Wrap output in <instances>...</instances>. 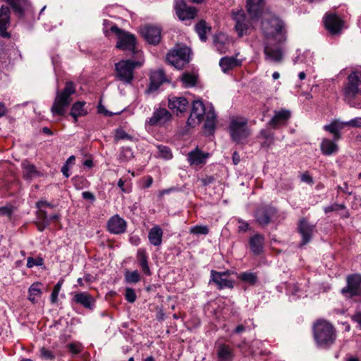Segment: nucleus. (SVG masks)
<instances>
[{"label":"nucleus","mask_w":361,"mask_h":361,"mask_svg":"<svg viewBox=\"0 0 361 361\" xmlns=\"http://www.w3.org/2000/svg\"><path fill=\"white\" fill-rule=\"evenodd\" d=\"M313 335L317 346L322 348H330L337 336L334 326L326 320H318L314 324Z\"/></svg>","instance_id":"1"},{"label":"nucleus","mask_w":361,"mask_h":361,"mask_svg":"<svg viewBox=\"0 0 361 361\" xmlns=\"http://www.w3.org/2000/svg\"><path fill=\"white\" fill-rule=\"evenodd\" d=\"M343 100L351 107L361 109V102L357 99L361 95V71H355L348 77L343 89Z\"/></svg>","instance_id":"2"},{"label":"nucleus","mask_w":361,"mask_h":361,"mask_svg":"<svg viewBox=\"0 0 361 361\" xmlns=\"http://www.w3.org/2000/svg\"><path fill=\"white\" fill-rule=\"evenodd\" d=\"M75 93V86L71 81L66 82L62 90H57L56 97L51 107L54 116H63L72 102L71 96Z\"/></svg>","instance_id":"3"},{"label":"nucleus","mask_w":361,"mask_h":361,"mask_svg":"<svg viewBox=\"0 0 361 361\" xmlns=\"http://www.w3.org/2000/svg\"><path fill=\"white\" fill-rule=\"evenodd\" d=\"M262 30L264 37L269 39H274L278 44L286 42V30L283 22L276 16L265 18L262 21Z\"/></svg>","instance_id":"4"},{"label":"nucleus","mask_w":361,"mask_h":361,"mask_svg":"<svg viewBox=\"0 0 361 361\" xmlns=\"http://www.w3.org/2000/svg\"><path fill=\"white\" fill-rule=\"evenodd\" d=\"M191 50L185 45L177 44L166 55V61L177 69H182L190 61Z\"/></svg>","instance_id":"5"},{"label":"nucleus","mask_w":361,"mask_h":361,"mask_svg":"<svg viewBox=\"0 0 361 361\" xmlns=\"http://www.w3.org/2000/svg\"><path fill=\"white\" fill-rule=\"evenodd\" d=\"M140 62L131 60H122L115 63V78L125 84H130L134 78L133 71L136 67L140 66Z\"/></svg>","instance_id":"6"},{"label":"nucleus","mask_w":361,"mask_h":361,"mask_svg":"<svg viewBox=\"0 0 361 361\" xmlns=\"http://www.w3.org/2000/svg\"><path fill=\"white\" fill-rule=\"evenodd\" d=\"M229 133L233 141L243 143L251 134L247 127V120L244 118L232 119L229 126Z\"/></svg>","instance_id":"7"},{"label":"nucleus","mask_w":361,"mask_h":361,"mask_svg":"<svg viewBox=\"0 0 361 361\" xmlns=\"http://www.w3.org/2000/svg\"><path fill=\"white\" fill-rule=\"evenodd\" d=\"M111 31L118 37L117 48L135 52L136 39L134 35L125 32L116 25L111 27Z\"/></svg>","instance_id":"8"},{"label":"nucleus","mask_w":361,"mask_h":361,"mask_svg":"<svg viewBox=\"0 0 361 361\" xmlns=\"http://www.w3.org/2000/svg\"><path fill=\"white\" fill-rule=\"evenodd\" d=\"M341 292L343 295L348 298L361 296V274H354L347 276L346 286L341 289Z\"/></svg>","instance_id":"9"},{"label":"nucleus","mask_w":361,"mask_h":361,"mask_svg":"<svg viewBox=\"0 0 361 361\" xmlns=\"http://www.w3.org/2000/svg\"><path fill=\"white\" fill-rule=\"evenodd\" d=\"M232 18L235 23V30L240 37L247 35L250 26V20L243 10L232 11Z\"/></svg>","instance_id":"10"},{"label":"nucleus","mask_w":361,"mask_h":361,"mask_svg":"<svg viewBox=\"0 0 361 361\" xmlns=\"http://www.w3.org/2000/svg\"><path fill=\"white\" fill-rule=\"evenodd\" d=\"M207 111L201 100H195L192 102L190 115L187 121L188 126L193 127L199 125L203 120L204 116H206Z\"/></svg>","instance_id":"11"},{"label":"nucleus","mask_w":361,"mask_h":361,"mask_svg":"<svg viewBox=\"0 0 361 361\" xmlns=\"http://www.w3.org/2000/svg\"><path fill=\"white\" fill-rule=\"evenodd\" d=\"M174 8L176 16L182 21L194 19L197 15V9L188 6L183 0H176Z\"/></svg>","instance_id":"12"},{"label":"nucleus","mask_w":361,"mask_h":361,"mask_svg":"<svg viewBox=\"0 0 361 361\" xmlns=\"http://www.w3.org/2000/svg\"><path fill=\"white\" fill-rule=\"evenodd\" d=\"M326 29L331 35H339L343 27V21L334 13H326L324 18Z\"/></svg>","instance_id":"13"},{"label":"nucleus","mask_w":361,"mask_h":361,"mask_svg":"<svg viewBox=\"0 0 361 361\" xmlns=\"http://www.w3.org/2000/svg\"><path fill=\"white\" fill-rule=\"evenodd\" d=\"M161 32V28L154 25H146L141 30V34L145 39L153 45H156L160 42Z\"/></svg>","instance_id":"14"},{"label":"nucleus","mask_w":361,"mask_h":361,"mask_svg":"<svg viewBox=\"0 0 361 361\" xmlns=\"http://www.w3.org/2000/svg\"><path fill=\"white\" fill-rule=\"evenodd\" d=\"M298 231L302 236V245L309 243L312 238L314 232L316 230V226L310 224L307 219H302L298 224Z\"/></svg>","instance_id":"15"},{"label":"nucleus","mask_w":361,"mask_h":361,"mask_svg":"<svg viewBox=\"0 0 361 361\" xmlns=\"http://www.w3.org/2000/svg\"><path fill=\"white\" fill-rule=\"evenodd\" d=\"M228 271L219 272L214 270L211 271L212 281L216 284L220 290L233 288V281L228 279Z\"/></svg>","instance_id":"16"},{"label":"nucleus","mask_w":361,"mask_h":361,"mask_svg":"<svg viewBox=\"0 0 361 361\" xmlns=\"http://www.w3.org/2000/svg\"><path fill=\"white\" fill-rule=\"evenodd\" d=\"M171 118V114L166 109L159 108L156 109L152 116L149 118L148 123L150 126H162Z\"/></svg>","instance_id":"17"},{"label":"nucleus","mask_w":361,"mask_h":361,"mask_svg":"<svg viewBox=\"0 0 361 361\" xmlns=\"http://www.w3.org/2000/svg\"><path fill=\"white\" fill-rule=\"evenodd\" d=\"M276 214V209L269 206L259 207L255 212V218L257 223L262 226H266L271 221V217Z\"/></svg>","instance_id":"18"},{"label":"nucleus","mask_w":361,"mask_h":361,"mask_svg":"<svg viewBox=\"0 0 361 361\" xmlns=\"http://www.w3.org/2000/svg\"><path fill=\"white\" fill-rule=\"evenodd\" d=\"M188 101L183 97H171L169 98V107L177 115L185 112L188 108Z\"/></svg>","instance_id":"19"},{"label":"nucleus","mask_w":361,"mask_h":361,"mask_svg":"<svg viewBox=\"0 0 361 361\" xmlns=\"http://www.w3.org/2000/svg\"><path fill=\"white\" fill-rule=\"evenodd\" d=\"M108 230L114 234H120L126 231V222L124 219L115 215L109 219L107 223Z\"/></svg>","instance_id":"20"},{"label":"nucleus","mask_w":361,"mask_h":361,"mask_svg":"<svg viewBox=\"0 0 361 361\" xmlns=\"http://www.w3.org/2000/svg\"><path fill=\"white\" fill-rule=\"evenodd\" d=\"M264 54L266 60L274 63H280L283 60V54L281 48L279 47H275L271 45H266L264 48Z\"/></svg>","instance_id":"21"},{"label":"nucleus","mask_w":361,"mask_h":361,"mask_svg":"<svg viewBox=\"0 0 361 361\" xmlns=\"http://www.w3.org/2000/svg\"><path fill=\"white\" fill-rule=\"evenodd\" d=\"M10 25V10L8 6H2L0 8V35L9 37L10 35L6 30Z\"/></svg>","instance_id":"22"},{"label":"nucleus","mask_w":361,"mask_h":361,"mask_svg":"<svg viewBox=\"0 0 361 361\" xmlns=\"http://www.w3.org/2000/svg\"><path fill=\"white\" fill-rule=\"evenodd\" d=\"M73 301L78 304L81 305L86 309L92 310L95 306L94 298L87 292H81L76 293L73 298Z\"/></svg>","instance_id":"23"},{"label":"nucleus","mask_w":361,"mask_h":361,"mask_svg":"<svg viewBox=\"0 0 361 361\" xmlns=\"http://www.w3.org/2000/svg\"><path fill=\"white\" fill-rule=\"evenodd\" d=\"M291 113L289 110L281 109L275 111V114L269 124L274 128H278L281 125L286 124L287 121L290 118Z\"/></svg>","instance_id":"24"},{"label":"nucleus","mask_w":361,"mask_h":361,"mask_svg":"<svg viewBox=\"0 0 361 361\" xmlns=\"http://www.w3.org/2000/svg\"><path fill=\"white\" fill-rule=\"evenodd\" d=\"M149 80V90H157L159 87L166 80V76L164 71L159 69L152 71Z\"/></svg>","instance_id":"25"},{"label":"nucleus","mask_w":361,"mask_h":361,"mask_svg":"<svg viewBox=\"0 0 361 361\" xmlns=\"http://www.w3.org/2000/svg\"><path fill=\"white\" fill-rule=\"evenodd\" d=\"M208 156V153H204L198 148H196L195 150L188 153V161L190 165L197 166L204 164Z\"/></svg>","instance_id":"26"},{"label":"nucleus","mask_w":361,"mask_h":361,"mask_svg":"<svg viewBox=\"0 0 361 361\" xmlns=\"http://www.w3.org/2000/svg\"><path fill=\"white\" fill-rule=\"evenodd\" d=\"M21 166L23 169V176L26 180H32L41 175L35 166L27 160L22 162Z\"/></svg>","instance_id":"27"},{"label":"nucleus","mask_w":361,"mask_h":361,"mask_svg":"<svg viewBox=\"0 0 361 361\" xmlns=\"http://www.w3.org/2000/svg\"><path fill=\"white\" fill-rule=\"evenodd\" d=\"M216 127V114L213 106H210L206 114V121L204 124L205 133L210 135L214 131Z\"/></svg>","instance_id":"28"},{"label":"nucleus","mask_w":361,"mask_h":361,"mask_svg":"<svg viewBox=\"0 0 361 361\" xmlns=\"http://www.w3.org/2000/svg\"><path fill=\"white\" fill-rule=\"evenodd\" d=\"M7 1L13 8L15 13L20 18L24 16L25 11H27L30 6L27 0H7Z\"/></svg>","instance_id":"29"},{"label":"nucleus","mask_w":361,"mask_h":361,"mask_svg":"<svg viewBox=\"0 0 361 361\" xmlns=\"http://www.w3.org/2000/svg\"><path fill=\"white\" fill-rule=\"evenodd\" d=\"M241 65V61L235 56H225L220 59L219 66L224 73H227L230 70L238 67Z\"/></svg>","instance_id":"30"},{"label":"nucleus","mask_w":361,"mask_h":361,"mask_svg":"<svg viewBox=\"0 0 361 361\" xmlns=\"http://www.w3.org/2000/svg\"><path fill=\"white\" fill-rule=\"evenodd\" d=\"M163 233V230L159 226H153L148 233L150 244L154 246H159L162 243Z\"/></svg>","instance_id":"31"},{"label":"nucleus","mask_w":361,"mask_h":361,"mask_svg":"<svg viewBox=\"0 0 361 361\" xmlns=\"http://www.w3.org/2000/svg\"><path fill=\"white\" fill-rule=\"evenodd\" d=\"M264 238L260 234H255L250 239V247L255 255H259L263 251Z\"/></svg>","instance_id":"32"},{"label":"nucleus","mask_w":361,"mask_h":361,"mask_svg":"<svg viewBox=\"0 0 361 361\" xmlns=\"http://www.w3.org/2000/svg\"><path fill=\"white\" fill-rule=\"evenodd\" d=\"M320 149L323 154L326 156H331L338 151V147L335 143V140H330L329 139H323L320 144Z\"/></svg>","instance_id":"33"},{"label":"nucleus","mask_w":361,"mask_h":361,"mask_svg":"<svg viewBox=\"0 0 361 361\" xmlns=\"http://www.w3.org/2000/svg\"><path fill=\"white\" fill-rule=\"evenodd\" d=\"M137 260L142 271L147 276L151 275V271L148 265L147 255L144 249H139L137 252Z\"/></svg>","instance_id":"34"},{"label":"nucleus","mask_w":361,"mask_h":361,"mask_svg":"<svg viewBox=\"0 0 361 361\" xmlns=\"http://www.w3.org/2000/svg\"><path fill=\"white\" fill-rule=\"evenodd\" d=\"M42 284L39 282L33 283L28 289V300L36 303L42 295Z\"/></svg>","instance_id":"35"},{"label":"nucleus","mask_w":361,"mask_h":361,"mask_svg":"<svg viewBox=\"0 0 361 361\" xmlns=\"http://www.w3.org/2000/svg\"><path fill=\"white\" fill-rule=\"evenodd\" d=\"M232 349L226 345L221 344L217 350V357L220 361H232L233 359Z\"/></svg>","instance_id":"36"},{"label":"nucleus","mask_w":361,"mask_h":361,"mask_svg":"<svg viewBox=\"0 0 361 361\" xmlns=\"http://www.w3.org/2000/svg\"><path fill=\"white\" fill-rule=\"evenodd\" d=\"M264 0H247V10L252 18L257 17L263 6Z\"/></svg>","instance_id":"37"},{"label":"nucleus","mask_w":361,"mask_h":361,"mask_svg":"<svg viewBox=\"0 0 361 361\" xmlns=\"http://www.w3.org/2000/svg\"><path fill=\"white\" fill-rule=\"evenodd\" d=\"M85 104L84 102H77L73 104L70 114L74 118L75 123L78 121V117L87 114V111L84 109Z\"/></svg>","instance_id":"38"},{"label":"nucleus","mask_w":361,"mask_h":361,"mask_svg":"<svg viewBox=\"0 0 361 361\" xmlns=\"http://www.w3.org/2000/svg\"><path fill=\"white\" fill-rule=\"evenodd\" d=\"M195 30L201 41L206 42L207 32H210L211 27L207 25L204 20H202L195 25Z\"/></svg>","instance_id":"39"},{"label":"nucleus","mask_w":361,"mask_h":361,"mask_svg":"<svg viewBox=\"0 0 361 361\" xmlns=\"http://www.w3.org/2000/svg\"><path fill=\"white\" fill-rule=\"evenodd\" d=\"M197 79V78L195 74L188 72L183 73L181 76V80L183 85L187 87L195 85Z\"/></svg>","instance_id":"40"},{"label":"nucleus","mask_w":361,"mask_h":361,"mask_svg":"<svg viewBox=\"0 0 361 361\" xmlns=\"http://www.w3.org/2000/svg\"><path fill=\"white\" fill-rule=\"evenodd\" d=\"M324 129L334 135V140L335 141L338 140L340 139L341 134L339 130L341 129V127H339L336 122L331 123L329 125L324 126Z\"/></svg>","instance_id":"41"},{"label":"nucleus","mask_w":361,"mask_h":361,"mask_svg":"<svg viewBox=\"0 0 361 361\" xmlns=\"http://www.w3.org/2000/svg\"><path fill=\"white\" fill-rule=\"evenodd\" d=\"M238 279L242 281L250 283V285H254L257 281V276L256 274L247 271L240 274Z\"/></svg>","instance_id":"42"},{"label":"nucleus","mask_w":361,"mask_h":361,"mask_svg":"<svg viewBox=\"0 0 361 361\" xmlns=\"http://www.w3.org/2000/svg\"><path fill=\"white\" fill-rule=\"evenodd\" d=\"M133 157V152L130 147H123L119 154L121 161H128Z\"/></svg>","instance_id":"43"},{"label":"nucleus","mask_w":361,"mask_h":361,"mask_svg":"<svg viewBox=\"0 0 361 361\" xmlns=\"http://www.w3.org/2000/svg\"><path fill=\"white\" fill-rule=\"evenodd\" d=\"M39 357L45 360H54L56 357L54 353L45 347H42L39 350Z\"/></svg>","instance_id":"44"},{"label":"nucleus","mask_w":361,"mask_h":361,"mask_svg":"<svg viewBox=\"0 0 361 361\" xmlns=\"http://www.w3.org/2000/svg\"><path fill=\"white\" fill-rule=\"evenodd\" d=\"M190 233L196 235H207L209 233V228L207 226L196 225L190 228Z\"/></svg>","instance_id":"45"},{"label":"nucleus","mask_w":361,"mask_h":361,"mask_svg":"<svg viewBox=\"0 0 361 361\" xmlns=\"http://www.w3.org/2000/svg\"><path fill=\"white\" fill-rule=\"evenodd\" d=\"M125 278L126 281L130 283H135L140 280V276L137 271H127Z\"/></svg>","instance_id":"46"},{"label":"nucleus","mask_w":361,"mask_h":361,"mask_svg":"<svg viewBox=\"0 0 361 361\" xmlns=\"http://www.w3.org/2000/svg\"><path fill=\"white\" fill-rule=\"evenodd\" d=\"M133 137L126 133L123 129L118 128L116 130L115 140H132Z\"/></svg>","instance_id":"47"},{"label":"nucleus","mask_w":361,"mask_h":361,"mask_svg":"<svg viewBox=\"0 0 361 361\" xmlns=\"http://www.w3.org/2000/svg\"><path fill=\"white\" fill-rule=\"evenodd\" d=\"M125 298H126V300L128 302H130V303L134 302L137 298L134 289H133L131 288H127L126 289Z\"/></svg>","instance_id":"48"},{"label":"nucleus","mask_w":361,"mask_h":361,"mask_svg":"<svg viewBox=\"0 0 361 361\" xmlns=\"http://www.w3.org/2000/svg\"><path fill=\"white\" fill-rule=\"evenodd\" d=\"M345 206L343 204L334 203L331 205L324 207V211L325 213H329L334 211H338L341 209H345Z\"/></svg>","instance_id":"49"},{"label":"nucleus","mask_w":361,"mask_h":361,"mask_svg":"<svg viewBox=\"0 0 361 361\" xmlns=\"http://www.w3.org/2000/svg\"><path fill=\"white\" fill-rule=\"evenodd\" d=\"M159 154L164 159H169L172 157L170 149L166 146H159Z\"/></svg>","instance_id":"50"},{"label":"nucleus","mask_w":361,"mask_h":361,"mask_svg":"<svg viewBox=\"0 0 361 361\" xmlns=\"http://www.w3.org/2000/svg\"><path fill=\"white\" fill-rule=\"evenodd\" d=\"M43 264L42 258L34 259L33 257H28L27 259V267L32 268L34 266H41Z\"/></svg>","instance_id":"51"},{"label":"nucleus","mask_w":361,"mask_h":361,"mask_svg":"<svg viewBox=\"0 0 361 361\" xmlns=\"http://www.w3.org/2000/svg\"><path fill=\"white\" fill-rule=\"evenodd\" d=\"M61 283L60 281H59L56 283V285L54 286V288L51 292V302L52 303H55L56 302L57 298L59 295V293L61 289Z\"/></svg>","instance_id":"52"},{"label":"nucleus","mask_w":361,"mask_h":361,"mask_svg":"<svg viewBox=\"0 0 361 361\" xmlns=\"http://www.w3.org/2000/svg\"><path fill=\"white\" fill-rule=\"evenodd\" d=\"M343 125L351 127H361V117L355 118L348 122L343 123Z\"/></svg>","instance_id":"53"},{"label":"nucleus","mask_w":361,"mask_h":361,"mask_svg":"<svg viewBox=\"0 0 361 361\" xmlns=\"http://www.w3.org/2000/svg\"><path fill=\"white\" fill-rule=\"evenodd\" d=\"M37 221H47L49 222V217L47 216V212L43 209H39L37 212Z\"/></svg>","instance_id":"54"},{"label":"nucleus","mask_w":361,"mask_h":361,"mask_svg":"<svg viewBox=\"0 0 361 361\" xmlns=\"http://www.w3.org/2000/svg\"><path fill=\"white\" fill-rule=\"evenodd\" d=\"M13 213V210L9 207H0V216H7L11 217Z\"/></svg>","instance_id":"55"},{"label":"nucleus","mask_w":361,"mask_h":361,"mask_svg":"<svg viewBox=\"0 0 361 361\" xmlns=\"http://www.w3.org/2000/svg\"><path fill=\"white\" fill-rule=\"evenodd\" d=\"M68 349L73 354H78L81 350L80 345L76 343H70L68 345Z\"/></svg>","instance_id":"56"},{"label":"nucleus","mask_w":361,"mask_h":361,"mask_svg":"<svg viewBox=\"0 0 361 361\" xmlns=\"http://www.w3.org/2000/svg\"><path fill=\"white\" fill-rule=\"evenodd\" d=\"M258 137L264 138L265 140H274L273 134L268 133L265 130H262Z\"/></svg>","instance_id":"57"},{"label":"nucleus","mask_w":361,"mask_h":361,"mask_svg":"<svg viewBox=\"0 0 361 361\" xmlns=\"http://www.w3.org/2000/svg\"><path fill=\"white\" fill-rule=\"evenodd\" d=\"M214 180H215V178H214V176H207V177L201 179V182H202V185L204 186L212 184L214 182Z\"/></svg>","instance_id":"58"},{"label":"nucleus","mask_w":361,"mask_h":361,"mask_svg":"<svg viewBox=\"0 0 361 361\" xmlns=\"http://www.w3.org/2000/svg\"><path fill=\"white\" fill-rule=\"evenodd\" d=\"M301 180L305 183H313V179L308 173H304L301 176Z\"/></svg>","instance_id":"59"},{"label":"nucleus","mask_w":361,"mask_h":361,"mask_svg":"<svg viewBox=\"0 0 361 361\" xmlns=\"http://www.w3.org/2000/svg\"><path fill=\"white\" fill-rule=\"evenodd\" d=\"M82 196L84 199L90 200L94 202L95 200V197L94 194L90 191H85L82 193Z\"/></svg>","instance_id":"60"},{"label":"nucleus","mask_w":361,"mask_h":361,"mask_svg":"<svg viewBox=\"0 0 361 361\" xmlns=\"http://www.w3.org/2000/svg\"><path fill=\"white\" fill-rule=\"evenodd\" d=\"M238 223L240 224L238 226V229L240 231H246L249 228V224L246 221H243V220H239Z\"/></svg>","instance_id":"61"},{"label":"nucleus","mask_w":361,"mask_h":361,"mask_svg":"<svg viewBox=\"0 0 361 361\" xmlns=\"http://www.w3.org/2000/svg\"><path fill=\"white\" fill-rule=\"evenodd\" d=\"M35 224L37 225L38 230L39 231H42L47 226L49 225V222L35 221Z\"/></svg>","instance_id":"62"},{"label":"nucleus","mask_w":361,"mask_h":361,"mask_svg":"<svg viewBox=\"0 0 361 361\" xmlns=\"http://www.w3.org/2000/svg\"><path fill=\"white\" fill-rule=\"evenodd\" d=\"M36 206L39 209H42L44 207H51V204L45 200H39L36 203Z\"/></svg>","instance_id":"63"},{"label":"nucleus","mask_w":361,"mask_h":361,"mask_svg":"<svg viewBox=\"0 0 361 361\" xmlns=\"http://www.w3.org/2000/svg\"><path fill=\"white\" fill-rule=\"evenodd\" d=\"M352 319L355 322H357L360 324V326L361 328V312H357L355 313Z\"/></svg>","instance_id":"64"}]
</instances>
